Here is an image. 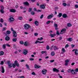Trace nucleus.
<instances>
[{"label":"nucleus","mask_w":78,"mask_h":78,"mask_svg":"<svg viewBox=\"0 0 78 78\" xmlns=\"http://www.w3.org/2000/svg\"><path fill=\"white\" fill-rule=\"evenodd\" d=\"M30 27H31V26H30L29 24H25L24 26V28H25V30H28Z\"/></svg>","instance_id":"1"},{"label":"nucleus","mask_w":78,"mask_h":78,"mask_svg":"<svg viewBox=\"0 0 78 78\" xmlns=\"http://www.w3.org/2000/svg\"><path fill=\"white\" fill-rule=\"evenodd\" d=\"M66 29H62L61 30L60 33V34H64V33L66 32Z\"/></svg>","instance_id":"2"},{"label":"nucleus","mask_w":78,"mask_h":78,"mask_svg":"<svg viewBox=\"0 0 78 78\" xmlns=\"http://www.w3.org/2000/svg\"><path fill=\"white\" fill-rule=\"evenodd\" d=\"M23 53L24 55H26L28 53V50L26 49H23Z\"/></svg>","instance_id":"3"},{"label":"nucleus","mask_w":78,"mask_h":78,"mask_svg":"<svg viewBox=\"0 0 78 78\" xmlns=\"http://www.w3.org/2000/svg\"><path fill=\"white\" fill-rule=\"evenodd\" d=\"M46 6V4H43L41 5L40 6V8H41L42 9H45V7Z\"/></svg>","instance_id":"4"},{"label":"nucleus","mask_w":78,"mask_h":78,"mask_svg":"<svg viewBox=\"0 0 78 78\" xmlns=\"http://www.w3.org/2000/svg\"><path fill=\"white\" fill-rule=\"evenodd\" d=\"M8 66L9 68H11V67H12L13 64L11 63H10L9 61L8 62Z\"/></svg>","instance_id":"5"},{"label":"nucleus","mask_w":78,"mask_h":78,"mask_svg":"<svg viewBox=\"0 0 78 78\" xmlns=\"http://www.w3.org/2000/svg\"><path fill=\"white\" fill-rule=\"evenodd\" d=\"M53 17V14H51V15H49L47 17V18L48 19H51V18H52Z\"/></svg>","instance_id":"6"},{"label":"nucleus","mask_w":78,"mask_h":78,"mask_svg":"<svg viewBox=\"0 0 78 78\" xmlns=\"http://www.w3.org/2000/svg\"><path fill=\"white\" fill-rule=\"evenodd\" d=\"M12 33L13 34V37H16L17 36L16 31H14V32H13Z\"/></svg>","instance_id":"7"},{"label":"nucleus","mask_w":78,"mask_h":78,"mask_svg":"<svg viewBox=\"0 0 78 78\" xmlns=\"http://www.w3.org/2000/svg\"><path fill=\"white\" fill-rule=\"evenodd\" d=\"M10 18H9V20L10 21H14V18L12 17V16H10Z\"/></svg>","instance_id":"8"},{"label":"nucleus","mask_w":78,"mask_h":78,"mask_svg":"<svg viewBox=\"0 0 78 78\" xmlns=\"http://www.w3.org/2000/svg\"><path fill=\"white\" fill-rule=\"evenodd\" d=\"M47 70L46 69H43L42 71V73L44 75H45L46 74V72H47Z\"/></svg>","instance_id":"9"},{"label":"nucleus","mask_w":78,"mask_h":78,"mask_svg":"<svg viewBox=\"0 0 78 78\" xmlns=\"http://www.w3.org/2000/svg\"><path fill=\"white\" fill-rule=\"evenodd\" d=\"M56 36V34H52L51 33L49 35V36L51 37H54L55 36Z\"/></svg>","instance_id":"10"},{"label":"nucleus","mask_w":78,"mask_h":78,"mask_svg":"<svg viewBox=\"0 0 78 78\" xmlns=\"http://www.w3.org/2000/svg\"><path fill=\"white\" fill-rule=\"evenodd\" d=\"M16 11L14 9H10V12H16Z\"/></svg>","instance_id":"11"},{"label":"nucleus","mask_w":78,"mask_h":78,"mask_svg":"<svg viewBox=\"0 0 78 78\" xmlns=\"http://www.w3.org/2000/svg\"><path fill=\"white\" fill-rule=\"evenodd\" d=\"M14 64H15L16 66H17V67H18V66H19V63H17V60H16L15 61Z\"/></svg>","instance_id":"12"},{"label":"nucleus","mask_w":78,"mask_h":78,"mask_svg":"<svg viewBox=\"0 0 78 78\" xmlns=\"http://www.w3.org/2000/svg\"><path fill=\"white\" fill-rule=\"evenodd\" d=\"M34 67L36 69H39V68H41V66L38 65H34Z\"/></svg>","instance_id":"13"},{"label":"nucleus","mask_w":78,"mask_h":78,"mask_svg":"<svg viewBox=\"0 0 78 78\" xmlns=\"http://www.w3.org/2000/svg\"><path fill=\"white\" fill-rule=\"evenodd\" d=\"M75 55H78V49H75Z\"/></svg>","instance_id":"14"},{"label":"nucleus","mask_w":78,"mask_h":78,"mask_svg":"<svg viewBox=\"0 0 78 78\" xmlns=\"http://www.w3.org/2000/svg\"><path fill=\"white\" fill-rule=\"evenodd\" d=\"M53 72H59V70L55 68H53Z\"/></svg>","instance_id":"15"},{"label":"nucleus","mask_w":78,"mask_h":78,"mask_svg":"<svg viewBox=\"0 0 78 78\" xmlns=\"http://www.w3.org/2000/svg\"><path fill=\"white\" fill-rule=\"evenodd\" d=\"M62 54H64V53L66 52V50H65V49L64 48H62Z\"/></svg>","instance_id":"16"},{"label":"nucleus","mask_w":78,"mask_h":78,"mask_svg":"<svg viewBox=\"0 0 78 78\" xmlns=\"http://www.w3.org/2000/svg\"><path fill=\"white\" fill-rule=\"evenodd\" d=\"M69 61L68 59L65 60V66H67V65H68V62H69Z\"/></svg>","instance_id":"17"},{"label":"nucleus","mask_w":78,"mask_h":78,"mask_svg":"<svg viewBox=\"0 0 78 78\" xmlns=\"http://www.w3.org/2000/svg\"><path fill=\"white\" fill-rule=\"evenodd\" d=\"M67 40L68 41H69L70 42H71V41H73V39L72 38H69L67 39Z\"/></svg>","instance_id":"18"},{"label":"nucleus","mask_w":78,"mask_h":78,"mask_svg":"<svg viewBox=\"0 0 78 78\" xmlns=\"http://www.w3.org/2000/svg\"><path fill=\"white\" fill-rule=\"evenodd\" d=\"M34 23L36 26H38L39 25V22L37 21H35Z\"/></svg>","instance_id":"19"},{"label":"nucleus","mask_w":78,"mask_h":78,"mask_svg":"<svg viewBox=\"0 0 78 78\" xmlns=\"http://www.w3.org/2000/svg\"><path fill=\"white\" fill-rule=\"evenodd\" d=\"M62 17H63V18H66L67 17V15L66 14H63L62 16Z\"/></svg>","instance_id":"20"},{"label":"nucleus","mask_w":78,"mask_h":78,"mask_svg":"<svg viewBox=\"0 0 78 78\" xmlns=\"http://www.w3.org/2000/svg\"><path fill=\"white\" fill-rule=\"evenodd\" d=\"M1 72L2 73H4L5 72V69H4L3 67H2V71Z\"/></svg>","instance_id":"21"},{"label":"nucleus","mask_w":78,"mask_h":78,"mask_svg":"<svg viewBox=\"0 0 78 78\" xmlns=\"http://www.w3.org/2000/svg\"><path fill=\"white\" fill-rule=\"evenodd\" d=\"M24 45L25 46H28V42L27 41H25L24 43Z\"/></svg>","instance_id":"22"},{"label":"nucleus","mask_w":78,"mask_h":78,"mask_svg":"<svg viewBox=\"0 0 78 78\" xmlns=\"http://www.w3.org/2000/svg\"><path fill=\"white\" fill-rule=\"evenodd\" d=\"M62 14L61 13H59V14L58 15V17H61L62 16Z\"/></svg>","instance_id":"23"},{"label":"nucleus","mask_w":78,"mask_h":78,"mask_svg":"<svg viewBox=\"0 0 78 78\" xmlns=\"http://www.w3.org/2000/svg\"><path fill=\"white\" fill-rule=\"evenodd\" d=\"M71 72L72 74H73L74 75L76 73H75V72L74 71V70L73 69H72Z\"/></svg>","instance_id":"24"},{"label":"nucleus","mask_w":78,"mask_h":78,"mask_svg":"<svg viewBox=\"0 0 78 78\" xmlns=\"http://www.w3.org/2000/svg\"><path fill=\"white\" fill-rule=\"evenodd\" d=\"M0 12H1V13L2 14H3L4 12H5L4 11V10L3 9H1L0 10Z\"/></svg>","instance_id":"25"},{"label":"nucleus","mask_w":78,"mask_h":78,"mask_svg":"<svg viewBox=\"0 0 78 78\" xmlns=\"http://www.w3.org/2000/svg\"><path fill=\"white\" fill-rule=\"evenodd\" d=\"M5 39L6 41H9V37L7 36L5 37Z\"/></svg>","instance_id":"26"},{"label":"nucleus","mask_w":78,"mask_h":78,"mask_svg":"<svg viewBox=\"0 0 78 78\" xmlns=\"http://www.w3.org/2000/svg\"><path fill=\"white\" fill-rule=\"evenodd\" d=\"M67 26L69 27H70L71 26H72V25L70 23H68L67 24Z\"/></svg>","instance_id":"27"},{"label":"nucleus","mask_w":78,"mask_h":78,"mask_svg":"<svg viewBox=\"0 0 78 78\" xmlns=\"http://www.w3.org/2000/svg\"><path fill=\"white\" fill-rule=\"evenodd\" d=\"M24 4L25 5H29V3L28 2H24Z\"/></svg>","instance_id":"28"},{"label":"nucleus","mask_w":78,"mask_h":78,"mask_svg":"<svg viewBox=\"0 0 78 78\" xmlns=\"http://www.w3.org/2000/svg\"><path fill=\"white\" fill-rule=\"evenodd\" d=\"M4 54V52H3V51H1L0 52V56L2 55H3Z\"/></svg>","instance_id":"29"},{"label":"nucleus","mask_w":78,"mask_h":78,"mask_svg":"<svg viewBox=\"0 0 78 78\" xmlns=\"http://www.w3.org/2000/svg\"><path fill=\"white\" fill-rule=\"evenodd\" d=\"M6 33L8 34H11V31L9 30H7L6 32Z\"/></svg>","instance_id":"30"},{"label":"nucleus","mask_w":78,"mask_h":78,"mask_svg":"<svg viewBox=\"0 0 78 78\" xmlns=\"http://www.w3.org/2000/svg\"><path fill=\"white\" fill-rule=\"evenodd\" d=\"M53 49L54 50H58V49L56 46H54L53 47Z\"/></svg>","instance_id":"31"},{"label":"nucleus","mask_w":78,"mask_h":78,"mask_svg":"<svg viewBox=\"0 0 78 78\" xmlns=\"http://www.w3.org/2000/svg\"><path fill=\"white\" fill-rule=\"evenodd\" d=\"M26 66L27 67V69H28V70H30V68H29V66H28V65L27 64H26Z\"/></svg>","instance_id":"32"},{"label":"nucleus","mask_w":78,"mask_h":78,"mask_svg":"<svg viewBox=\"0 0 78 78\" xmlns=\"http://www.w3.org/2000/svg\"><path fill=\"white\" fill-rule=\"evenodd\" d=\"M51 56H54L55 55V52L53 51H52L51 52Z\"/></svg>","instance_id":"33"},{"label":"nucleus","mask_w":78,"mask_h":78,"mask_svg":"<svg viewBox=\"0 0 78 78\" xmlns=\"http://www.w3.org/2000/svg\"><path fill=\"white\" fill-rule=\"evenodd\" d=\"M54 26L55 28L57 27H58V24H57L55 23L54 24Z\"/></svg>","instance_id":"34"},{"label":"nucleus","mask_w":78,"mask_h":78,"mask_svg":"<svg viewBox=\"0 0 78 78\" xmlns=\"http://www.w3.org/2000/svg\"><path fill=\"white\" fill-rule=\"evenodd\" d=\"M23 41H20V44L21 45H23Z\"/></svg>","instance_id":"35"},{"label":"nucleus","mask_w":78,"mask_h":78,"mask_svg":"<svg viewBox=\"0 0 78 78\" xmlns=\"http://www.w3.org/2000/svg\"><path fill=\"white\" fill-rule=\"evenodd\" d=\"M3 48L4 49H5L6 48V45L5 44H4L3 46Z\"/></svg>","instance_id":"36"},{"label":"nucleus","mask_w":78,"mask_h":78,"mask_svg":"<svg viewBox=\"0 0 78 78\" xmlns=\"http://www.w3.org/2000/svg\"><path fill=\"white\" fill-rule=\"evenodd\" d=\"M13 42H16L17 41V38H14L12 39Z\"/></svg>","instance_id":"37"},{"label":"nucleus","mask_w":78,"mask_h":78,"mask_svg":"<svg viewBox=\"0 0 78 78\" xmlns=\"http://www.w3.org/2000/svg\"><path fill=\"white\" fill-rule=\"evenodd\" d=\"M42 54H44V53H47V51H42L41 52Z\"/></svg>","instance_id":"38"},{"label":"nucleus","mask_w":78,"mask_h":78,"mask_svg":"<svg viewBox=\"0 0 78 78\" xmlns=\"http://www.w3.org/2000/svg\"><path fill=\"white\" fill-rule=\"evenodd\" d=\"M0 7H1V9H4V7L2 5H1L0 6Z\"/></svg>","instance_id":"39"},{"label":"nucleus","mask_w":78,"mask_h":78,"mask_svg":"<svg viewBox=\"0 0 78 78\" xmlns=\"http://www.w3.org/2000/svg\"><path fill=\"white\" fill-rule=\"evenodd\" d=\"M63 5L64 6H67V4H66V3H63Z\"/></svg>","instance_id":"40"},{"label":"nucleus","mask_w":78,"mask_h":78,"mask_svg":"<svg viewBox=\"0 0 78 78\" xmlns=\"http://www.w3.org/2000/svg\"><path fill=\"white\" fill-rule=\"evenodd\" d=\"M68 73H70V72H72V70L70 69H69L68 70Z\"/></svg>","instance_id":"41"},{"label":"nucleus","mask_w":78,"mask_h":78,"mask_svg":"<svg viewBox=\"0 0 78 78\" xmlns=\"http://www.w3.org/2000/svg\"><path fill=\"white\" fill-rule=\"evenodd\" d=\"M22 19H23V18L21 16H19L18 17V19H19V20H22Z\"/></svg>","instance_id":"42"},{"label":"nucleus","mask_w":78,"mask_h":78,"mask_svg":"<svg viewBox=\"0 0 78 78\" xmlns=\"http://www.w3.org/2000/svg\"><path fill=\"white\" fill-rule=\"evenodd\" d=\"M46 48L47 50H49V49H50V47H49V46L47 45L46 47Z\"/></svg>","instance_id":"43"},{"label":"nucleus","mask_w":78,"mask_h":78,"mask_svg":"<svg viewBox=\"0 0 78 78\" xmlns=\"http://www.w3.org/2000/svg\"><path fill=\"white\" fill-rule=\"evenodd\" d=\"M51 22V21H48L47 22H46V24H49V23H50Z\"/></svg>","instance_id":"44"},{"label":"nucleus","mask_w":78,"mask_h":78,"mask_svg":"<svg viewBox=\"0 0 78 78\" xmlns=\"http://www.w3.org/2000/svg\"><path fill=\"white\" fill-rule=\"evenodd\" d=\"M4 63V62L3 61H1V63H0V64L1 65H3V63Z\"/></svg>","instance_id":"45"},{"label":"nucleus","mask_w":78,"mask_h":78,"mask_svg":"<svg viewBox=\"0 0 78 78\" xmlns=\"http://www.w3.org/2000/svg\"><path fill=\"white\" fill-rule=\"evenodd\" d=\"M34 35L35 36H38V33H35L34 34Z\"/></svg>","instance_id":"46"},{"label":"nucleus","mask_w":78,"mask_h":78,"mask_svg":"<svg viewBox=\"0 0 78 78\" xmlns=\"http://www.w3.org/2000/svg\"><path fill=\"white\" fill-rule=\"evenodd\" d=\"M32 10V9L31 8H30L28 10L29 12H31Z\"/></svg>","instance_id":"47"},{"label":"nucleus","mask_w":78,"mask_h":78,"mask_svg":"<svg viewBox=\"0 0 78 78\" xmlns=\"http://www.w3.org/2000/svg\"><path fill=\"white\" fill-rule=\"evenodd\" d=\"M0 21L2 23L3 22V19L2 18L0 20Z\"/></svg>","instance_id":"48"},{"label":"nucleus","mask_w":78,"mask_h":78,"mask_svg":"<svg viewBox=\"0 0 78 78\" xmlns=\"http://www.w3.org/2000/svg\"><path fill=\"white\" fill-rule=\"evenodd\" d=\"M31 14L32 15H34V11H33L32 12H31Z\"/></svg>","instance_id":"49"},{"label":"nucleus","mask_w":78,"mask_h":78,"mask_svg":"<svg viewBox=\"0 0 78 78\" xmlns=\"http://www.w3.org/2000/svg\"><path fill=\"white\" fill-rule=\"evenodd\" d=\"M12 66L13 67H14V68H15V67H16V64H13Z\"/></svg>","instance_id":"50"},{"label":"nucleus","mask_w":78,"mask_h":78,"mask_svg":"<svg viewBox=\"0 0 78 78\" xmlns=\"http://www.w3.org/2000/svg\"><path fill=\"white\" fill-rule=\"evenodd\" d=\"M11 30L13 32H14V31H14V30H13V28H12V27L11 28Z\"/></svg>","instance_id":"51"},{"label":"nucleus","mask_w":78,"mask_h":78,"mask_svg":"<svg viewBox=\"0 0 78 78\" xmlns=\"http://www.w3.org/2000/svg\"><path fill=\"white\" fill-rule=\"evenodd\" d=\"M30 61H34V59L33 58H30Z\"/></svg>","instance_id":"52"},{"label":"nucleus","mask_w":78,"mask_h":78,"mask_svg":"<svg viewBox=\"0 0 78 78\" xmlns=\"http://www.w3.org/2000/svg\"><path fill=\"white\" fill-rule=\"evenodd\" d=\"M54 61H55V60H50V62H53Z\"/></svg>","instance_id":"53"},{"label":"nucleus","mask_w":78,"mask_h":78,"mask_svg":"<svg viewBox=\"0 0 78 78\" xmlns=\"http://www.w3.org/2000/svg\"><path fill=\"white\" fill-rule=\"evenodd\" d=\"M43 17H44V15L42 14L41 16L40 19H42V18H43Z\"/></svg>","instance_id":"54"},{"label":"nucleus","mask_w":78,"mask_h":78,"mask_svg":"<svg viewBox=\"0 0 78 78\" xmlns=\"http://www.w3.org/2000/svg\"><path fill=\"white\" fill-rule=\"evenodd\" d=\"M56 34H57V35H58V36H59V32H58V31H57V32Z\"/></svg>","instance_id":"55"},{"label":"nucleus","mask_w":78,"mask_h":78,"mask_svg":"<svg viewBox=\"0 0 78 78\" xmlns=\"http://www.w3.org/2000/svg\"><path fill=\"white\" fill-rule=\"evenodd\" d=\"M6 27H5L3 28V31H5L6 30Z\"/></svg>","instance_id":"56"},{"label":"nucleus","mask_w":78,"mask_h":78,"mask_svg":"<svg viewBox=\"0 0 78 78\" xmlns=\"http://www.w3.org/2000/svg\"><path fill=\"white\" fill-rule=\"evenodd\" d=\"M69 47V45H68V44H66V45L65 47L66 48H67V47Z\"/></svg>","instance_id":"57"},{"label":"nucleus","mask_w":78,"mask_h":78,"mask_svg":"<svg viewBox=\"0 0 78 78\" xmlns=\"http://www.w3.org/2000/svg\"><path fill=\"white\" fill-rule=\"evenodd\" d=\"M32 75H36V73L34 72H33V73H31Z\"/></svg>","instance_id":"58"},{"label":"nucleus","mask_w":78,"mask_h":78,"mask_svg":"<svg viewBox=\"0 0 78 78\" xmlns=\"http://www.w3.org/2000/svg\"><path fill=\"white\" fill-rule=\"evenodd\" d=\"M75 7L76 8H78V5H75Z\"/></svg>","instance_id":"59"},{"label":"nucleus","mask_w":78,"mask_h":78,"mask_svg":"<svg viewBox=\"0 0 78 78\" xmlns=\"http://www.w3.org/2000/svg\"><path fill=\"white\" fill-rule=\"evenodd\" d=\"M75 72H78V69H76L75 70Z\"/></svg>","instance_id":"60"},{"label":"nucleus","mask_w":78,"mask_h":78,"mask_svg":"<svg viewBox=\"0 0 78 78\" xmlns=\"http://www.w3.org/2000/svg\"><path fill=\"white\" fill-rule=\"evenodd\" d=\"M58 38L59 39V40L60 41L61 40H62V37H58Z\"/></svg>","instance_id":"61"},{"label":"nucleus","mask_w":78,"mask_h":78,"mask_svg":"<svg viewBox=\"0 0 78 78\" xmlns=\"http://www.w3.org/2000/svg\"><path fill=\"white\" fill-rule=\"evenodd\" d=\"M6 45H7V47H11V46L9 44H6Z\"/></svg>","instance_id":"62"},{"label":"nucleus","mask_w":78,"mask_h":78,"mask_svg":"<svg viewBox=\"0 0 78 78\" xmlns=\"http://www.w3.org/2000/svg\"><path fill=\"white\" fill-rule=\"evenodd\" d=\"M20 78H25V77L23 76H22L20 77Z\"/></svg>","instance_id":"63"},{"label":"nucleus","mask_w":78,"mask_h":78,"mask_svg":"<svg viewBox=\"0 0 78 78\" xmlns=\"http://www.w3.org/2000/svg\"><path fill=\"white\" fill-rule=\"evenodd\" d=\"M2 24L1 23H0V27H2Z\"/></svg>","instance_id":"64"}]
</instances>
